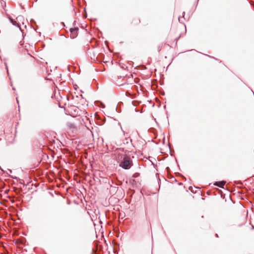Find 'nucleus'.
<instances>
[{
	"label": "nucleus",
	"mask_w": 254,
	"mask_h": 254,
	"mask_svg": "<svg viewBox=\"0 0 254 254\" xmlns=\"http://www.w3.org/2000/svg\"><path fill=\"white\" fill-rule=\"evenodd\" d=\"M17 21H18L17 23L22 22V24H24V17L23 16L21 15H19L16 17Z\"/></svg>",
	"instance_id": "20e7f679"
},
{
	"label": "nucleus",
	"mask_w": 254,
	"mask_h": 254,
	"mask_svg": "<svg viewBox=\"0 0 254 254\" xmlns=\"http://www.w3.org/2000/svg\"><path fill=\"white\" fill-rule=\"evenodd\" d=\"M9 20H10V22H11V23L13 25L17 26V27H19V24L18 23H17L16 21H15L14 20H13V19H12L11 18H9Z\"/></svg>",
	"instance_id": "39448f33"
},
{
	"label": "nucleus",
	"mask_w": 254,
	"mask_h": 254,
	"mask_svg": "<svg viewBox=\"0 0 254 254\" xmlns=\"http://www.w3.org/2000/svg\"><path fill=\"white\" fill-rule=\"evenodd\" d=\"M118 162L120 163L119 166L125 169H128L132 166L130 158L125 154L121 155L118 159Z\"/></svg>",
	"instance_id": "f257e3e1"
},
{
	"label": "nucleus",
	"mask_w": 254,
	"mask_h": 254,
	"mask_svg": "<svg viewBox=\"0 0 254 254\" xmlns=\"http://www.w3.org/2000/svg\"><path fill=\"white\" fill-rule=\"evenodd\" d=\"M6 69H8V68L6 67ZM7 71L8 72V70H7Z\"/></svg>",
	"instance_id": "423d86ee"
},
{
	"label": "nucleus",
	"mask_w": 254,
	"mask_h": 254,
	"mask_svg": "<svg viewBox=\"0 0 254 254\" xmlns=\"http://www.w3.org/2000/svg\"><path fill=\"white\" fill-rule=\"evenodd\" d=\"M78 30V28H70L69 31L71 33V36L70 37L72 38H74L76 37L77 36V32Z\"/></svg>",
	"instance_id": "f03ea898"
},
{
	"label": "nucleus",
	"mask_w": 254,
	"mask_h": 254,
	"mask_svg": "<svg viewBox=\"0 0 254 254\" xmlns=\"http://www.w3.org/2000/svg\"><path fill=\"white\" fill-rule=\"evenodd\" d=\"M226 184V182L224 181H222L220 182H216L214 185L215 186H218L220 188H223L225 184Z\"/></svg>",
	"instance_id": "7ed1b4c3"
}]
</instances>
